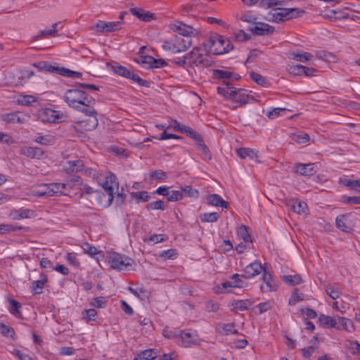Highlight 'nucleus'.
<instances>
[{"mask_svg":"<svg viewBox=\"0 0 360 360\" xmlns=\"http://www.w3.org/2000/svg\"><path fill=\"white\" fill-rule=\"evenodd\" d=\"M63 98L70 108L81 111L89 117L86 129L91 130L96 127L98 120L96 112L91 107L93 99L87 93L80 89H71L66 91Z\"/></svg>","mask_w":360,"mask_h":360,"instance_id":"f257e3e1","label":"nucleus"},{"mask_svg":"<svg viewBox=\"0 0 360 360\" xmlns=\"http://www.w3.org/2000/svg\"><path fill=\"white\" fill-rule=\"evenodd\" d=\"M205 48L210 53L220 55L228 53L233 49V46L229 39L214 34L209 37L208 41L205 43Z\"/></svg>","mask_w":360,"mask_h":360,"instance_id":"f03ea898","label":"nucleus"},{"mask_svg":"<svg viewBox=\"0 0 360 360\" xmlns=\"http://www.w3.org/2000/svg\"><path fill=\"white\" fill-rule=\"evenodd\" d=\"M192 45L190 37L174 36L162 42L163 50L172 53H179L186 51Z\"/></svg>","mask_w":360,"mask_h":360,"instance_id":"7ed1b4c3","label":"nucleus"},{"mask_svg":"<svg viewBox=\"0 0 360 360\" xmlns=\"http://www.w3.org/2000/svg\"><path fill=\"white\" fill-rule=\"evenodd\" d=\"M107 259L112 268L120 271L128 269L134 263L130 257L117 252H109Z\"/></svg>","mask_w":360,"mask_h":360,"instance_id":"20e7f679","label":"nucleus"},{"mask_svg":"<svg viewBox=\"0 0 360 360\" xmlns=\"http://www.w3.org/2000/svg\"><path fill=\"white\" fill-rule=\"evenodd\" d=\"M34 66L41 70L56 73L58 75L71 78H79L82 77V73L79 72L73 71L63 67L54 66L44 61L39 62L37 64H35Z\"/></svg>","mask_w":360,"mask_h":360,"instance_id":"39448f33","label":"nucleus"},{"mask_svg":"<svg viewBox=\"0 0 360 360\" xmlns=\"http://www.w3.org/2000/svg\"><path fill=\"white\" fill-rule=\"evenodd\" d=\"M37 117L44 123H58L64 118V114L51 108H41L37 112Z\"/></svg>","mask_w":360,"mask_h":360,"instance_id":"423d86ee","label":"nucleus"},{"mask_svg":"<svg viewBox=\"0 0 360 360\" xmlns=\"http://www.w3.org/2000/svg\"><path fill=\"white\" fill-rule=\"evenodd\" d=\"M198 333L193 330L182 331L178 334L177 343L184 347H191L200 344Z\"/></svg>","mask_w":360,"mask_h":360,"instance_id":"0eeeda50","label":"nucleus"},{"mask_svg":"<svg viewBox=\"0 0 360 360\" xmlns=\"http://www.w3.org/2000/svg\"><path fill=\"white\" fill-rule=\"evenodd\" d=\"M108 69L114 72L115 74H117L118 75L129 78L138 83H141L142 82V79L140 78L139 76H138L136 74H135L133 71H130L127 68H126L124 66H122L117 63H107Z\"/></svg>","mask_w":360,"mask_h":360,"instance_id":"6e6552de","label":"nucleus"},{"mask_svg":"<svg viewBox=\"0 0 360 360\" xmlns=\"http://www.w3.org/2000/svg\"><path fill=\"white\" fill-rule=\"evenodd\" d=\"M1 119L6 123L24 124L28 120L29 116L23 112L16 111L1 115Z\"/></svg>","mask_w":360,"mask_h":360,"instance_id":"1a4fd4ad","label":"nucleus"},{"mask_svg":"<svg viewBox=\"0 0 360 360\" xmlns=\"http://www.w3.org/2000/svg\"><path fill=\"white\" fill-rule=\"evenodd\" d=\"M229 99L243 105L249 103L252 99V96L248 90L233 88L229 93Z\"/></svg>","mask_w":360,"mask_h":360,"instance_id":"9d476101","label":"nucleus"},{"mask_svg":"<svg viewBox=\"0 0 360 360\" xmlns=\"http://www.w3.org/2000/svg\"><path fill=\"white\" fill-rule=\"evenodd\" d=\"M20 154L27 158L41 160L45 156V151L39 147L24 146L20 148Z\"/></svg>","mask_w":360,"mask_h":360,"instance_id":"9b49d317","label":"nucleus"},{"mask_svg":"<svg viewBox=\"0 0 360 360\" xmlns=\"http://www.w3.org/2000/svg\"><path fill=\"white\" fill-rule=\"evenodd\" d=\"M36 216L34 210L23 207L12 209L9 211L8 217L11 220H21L30 219Z\"/></svg>","mask_w":360,"mask_h":360,"instance_id":"f8f14e48","label":"nucleus"},{"mask_svg":"<svg viewBox=\"0 0 360 360\" xmlns=\"http://www.w3.org/2000/svg\"><path fill=\"white\" fill-rule=\"evenodd\" d=\"M120 27L121 24L118 21L105 22L100 20L92 27V30L96 32H108L117 30Z\"/></svg>","mask_w":360,"mask_h":360,"instance_id":"ddd939ff","label":"nucleus"},{"mask_svg":"<svg viewBox=\"0 0 360 360\" xmlns=\"http://www.w3.org/2000/svg\"><path fill=\"white\" fill-rule=\"evenodd\" d=\"M207 52L205 45L204 47H196L188 53L185 58L193 63L200 64L205 60Z\"/></svg>","mask_w":360,"mask_h":360,"instance_id":"4468645a","label":"nucleus"},{"mask_svg":"<svg viewBox=\"0 0 360 360\" xmlns=\"http://www.w3.org/2000/svg\"><path fill=\"white\" fill-rule=\"evenodd\" d=\"M100 185L104 191L113 193L118 189L119 186L115 176L111 173L106 174L104 179L100 180Z\"/></svg>","mask_w":360,"mask_h":360,"instance_id":"2eb2a0df","label":"nucleus"},{"mask_svg":"<svg viewBox=\"0 0 360 360\" xmlns=\"http://www.w3.org/2000/svg\"><path fill=\"white\" fill-rule=\"evenodd\" d=\"M278 282L273 278L271 274L264 271L262 276V283L260 289L264 292H272L277 289Z\"/></svg>","mask_w":360,"mask_h":360,"instance_id":"dca6fc26","label":"nucleus"},{"mask_svg":"<svg viewBox=\"0 0 360 360\" xmlns=\"http://www.w3.org/2000/svg\"><path fill=\"white\" fill-rule=\"evenodd\" d=\"M169 29L177 33L176 36L190 37L193 34V29L181 22H174L169 25Z\"/></svg>","mask_w":360,"mask_h":360,"instance_id":"f3484780","label":"nucleus"},{"mask_svg":"<svg viewBox=\"0 0 360 360\" xmlns=\"http://www.w3.org/2000/svg\"><path fill=\"white\" fill-rule=\"evenodd\" d=\"M213 75L214 78L223 79L224 82L238 81L240 78L238 74L229 69L215 70Z\"/></svg>","mask_w":360,"mask_h":360,"instance_id":"a211bd4d","label":"nucleus"},{"mask_svg":"<svg viewBox=\"0 0 360 360\" xmlns=\"http://www.w3.org/2000/svg\"><path fill=\"white\" fill-rule=\"evenodd\" d=\"M50 196L68 195L71 190V186L68 184L53 183L49 184Z\"/></svg>","mask_w":360,"mask_h":360,"instance_id":"6ab92c4d","label":"nucleus"},{"mask_svg":"<svg viewBox=\"0 0 360 360\" xmlns=\"http://www.w3.org/2000/svg\"><path fill=\"white\" fill-rule=\"evenodd\" d=\"M172 128L175 130L180 131L181 133L185 134L193 139H198L199 134H198L192 128L188 126L182 124L176 120H172L168 128Z\"/></svg>","mask_w":360,"mask_h":360,"instance_id":"aec40b11","label":"nucleus"},{"mask_svg":"<svg viewBox=\"0 0 360 360\" xmlns=\"http://www.w3.org/2000/svg\"><path fill=\"white\" fill-rule=\"evenodd\" d=\"M282 21L301 17L304 11L299 8H280Z\"/></svg>","mask_w":360,"mask_h":360,"instance_id":"412c9836","label":"nucleus"},{"mask_svg":"<svg viewBox=\"0 0 360 360\" xmlns=\"http://www.w3.org/2000/svg\"><path fill=\"white\" fill-rule=\"evenodd\" d=\"M282 21L301 17L304 11L299 8H280Z\"/></svg>","mask_w":360,"mask_h":360,"instance_id":"4be33fe9","label":"nucleus"},{"mask_svg":"<svg viewBox=\"0 0 360 360\" xmlns=\"http://www.w3.org/2000/svg\"><path fill=\"white\" fill-rule=\"evenodd\" d=\"M335 222L337 227L344 232H349L354 226V223L350 219L349 214H342L338 216Z\"/></svg>","mask_w":360,"mask_h":360,"instance_id":"5701e85b","label":"nucleus"},{"mask_svg":"<svg viewBox=\"0 0 360 360\" xmlns=\"http://www.w3.org/2000/svg\"><path fill=\"white\" fill-rule=\"evenodd\" d=\"M338 317L339 316H330L323 314H320L318 316V323L321 327L325 328H336Z\"/></svg>","mask_w":360,"mask_h":360,"instance_id":"b1692460","label":"nucleus"},{"mask_svg":"<svg viewBox=\"0 0 360 360\" xmlns=\"http://www.w3.org/2000/svg\"><path fill=\"white\" fill-rule=\"evenodd\" d=\"M114 193L113 192L104 191V190L98 192L96 200L98 205L103 208L109 207L113 200Z\"/></svg>","mask_w":360,"mask_h":360,"instance_id":"393cba45","label":"nucleus"},{"mask_svg":"<svg viewBox=\"0 0 360 360\" xmlns=\"http://www.w3.org/2000/svg\"><path fill=\"white\" fill-rule=\"evenodd\" d=\"M252 302L250 300H233L228 304V307L232 311L247 310Z\"/></svg>","mask_w":360,"mask_h":360,"instance_id":"a878e982","label":"nucleus"},{"mask_svg":"<svg viewBox=\"0 0 360 360\" xmlns=\"http://www.w3.org/2000/svg\"><path fill=\"white\" fill-rule=\"evenodd\" d=\"M264 269L259 262H252L248 264L244 269L245 278H252L259 275L263 271Z\"/></svg>","mask_w":360,"mask_h":360,"instance_id":"bb28decb","label":"nucleus"},{"mask_svg":"<svg viewBox=\"0 0 360 360\" xmlns=\"http://www.w3.org/2000/svg\"><path fill=\"white\" fill-rule=\"evenodd\" d=\"M205 203L210 206L227 209L228 202L218 194H210L205 198Z\"/></svg>","mask_w":360,"mask_h":360,"instance_id":"cd10ccee","label":"nucleus"},{"mask_svg":"<svg viewBox=\"0 0 360 360\" xmlns=\"http://www.w3.org/2000/svg\"><path fill=\"white\" fill-rule=\"evenodd\" d=\"M63 167L68 173L77 172L84 168V163L81 160H66Z\"/></svg>","mask_w":360,"mask_h":360,"instance_id":"c85d7f7f","label":"nucleus"},{"mask_svg":"<svg viewBox=\"0 0 360 360\" xmlns=\"http://www.w3.org/2000/svg\"><path fill=\"white\" fill-rule=\"evenodd\" d=\"M39 98L34 95L18 94L15 96V101L18 104L25 106H30L37 103Z\"/></svg>","mask_w":360,"mask_h":360,"instance_id":"c756f323","label":"nucleus"},{"mask_svg":"<svg viewBox=\"0 0 360 360\" xmlns=\"http://www.w3.org/2000/svg\"><path fill=\"white\" fill-rule=\"evenodd\" d=\"M130 12L131 14L136 16L139 19L146 22H148L155 19L154 13L140 8H132L130 9Z\"/></svg>","mask_w":360,"mask_h":360,"instance_id":"7c9ffc66","label":"nucleus"},{"mask_svg":"<svg viewBox=\"0 0 360 360\" xmlns=\"http://www.w3.org/2000/svg\"><path fill=\"white\" fill-rule=\"evenodd\" d=\"M34 141L40 145L49 146L56 143V138L53 135L50 134H37L35 136Z\"/></svg>","mask_w":360,"mask_h":360,"instance_id":"2f4dec72","label":"nucleus"},{"mask_svg":"<svg viewBox=\"0 0 360 360\" xmlns=\"http://www.w3.org/2000/svg\"><path fill=\"white\" fill-rule=\"evenodd\" d=\"M339 182L348 188L354 190L360 193V179H355L347 176H342L339 179Z\"/></svg>","mask_w":360,"mask_h":360,"instance_id":"473e14b6","label":"nucleus"},{"mask_svg":"<svg viewBox=\"0 0 360 360\" xmlns=\"http://www.w3.org/2000/svg\"><path fill=\"white\" fill-rule=\"evenodd\" d=\"M336 328L338 330H346L348 333H353L354 331V326L352 321L342 316L338 317Z\"/></svg>","mask_w":360,"mask_h":360,"instance_id":"72a5a7b5","label":"nucleus"},{"mask_svg":"<svg viewBox=\"0 0 360 360\" xmlns=\"http://www.w3.org/2000/svg\"><path fill=\"white\" fill-rule=\"evenodd\" d=\"M287 205L297 214H305L307 212V204L304 202L291 199L288 202Z\"/></svg>","mask_w":360,"mask_h":360,"instance_id":"f704fd0d","label":"nucleus"},{"mask_svg":"<svg viewBox=\"0 0 360 360\" xmlns=\"http://www.w3.org/2000/svg\"><path fill=\"white\" fill-rule=\"evenodd\" d=\"M295 171L302 175L309 176L313 174L315 171L314 165L299 163L295 166Z\"/></svg>","mask_w":360,"mask_h":360,"instance_id":"c9c22d12","label":"nucleus"},{"mask_svg":"<svg viewBox=\"0 0 360 360\" xmlns=\"http://www.w3.org/2000/svg\"><path fill=\"white\" fill-rule=\"evenodd\" d=\"M236 153L242 159L249 158L251 160H255L258 157L257 151L248 148H238L236 150Z\"/></svg>","mask_w":360,"mask_h":360,"instance_id":"e433bc0d","label":"nucleus"},{"mask_svg":"<svg viewBox=\"0 0 360 360\" xmlns=\"http://www.w3.org/2000/svg\"><path fill=\"white\" fill-rule=\"evenodd\" d=\"M250 30L256 34H264L271 31V27L266 23L257 22L252 25Z\"/></svg>","mask_w":360,"mask_h":360,"instance_id":"4c0bfd02","label":"nucleus"},{"mask_svg":"<svg viewBox=\"0 0 360 360\" xmlns=\"http://www.w3.org/2000/svg\"><path fill=\"white\" fill-rule=\"evenodd\" d=\"M158 355V352L152 349H146L137 354L134 360H153Z\"/></svg>","mask_w":360,"mask_h":360,"instance_id":"58836bf2","label":"nucleus"},{"mask_svg":"<svg viewBox=\"0 0 360 360\" xmlns=\"http://www.w3.org/2000/svg\"><path fill=\"white\" fill-rule=\"evenodd\" d=\"M83 252L88 255L91 257L96 258L98 255H101L102 252L98 250L95 246L91 245L89 243H83L81 245Z\"/></svg>","mask_w":360,"mask_h":360,"instance_id":"ea45409f","label":"nucleus"},{"mask_svg":"<svg viewBox=\"0 0 360 360\" xmlns=\"http://www.w3.org/2000/svg\"><path fill=\"white\" fill-rule=\"evenodd\" d=\"M233 285L234 283H233V280L226 281L220 285H217L214 288V291L217 294L227 293L231 291V288H236V286Z\"/></svg>","mask_w":360,"mask_h":360,"instance_id":"a19ab883","label":"nucleus"},{"mask_svg":"<svg viewBox=\"0 0 360 360\" xmlns=\"http://www.w3.org/2000/svg\"><path fill=\"white\" fill-rule=\"evenodd\" d=\"M345 347L352 354L360 356V344L358 342L347 340Z\"/></svg>","mask_w":360,"mask_h":360,"instance_id":"79ce46f5","label":"nucleus"},{"mask_svg":"<svg viewBox=\"0 0 360 360\" xmlns=\"http://www.w3.org/2000/svg\"><path fill=\"white\" fill-rule=\"evenodd\" d=\"M47 282V278L45 275L41 276V278L39 281H35L32 283V290L34 294H40L45 283Z\"/></svg>","mask_w":360,"mask_h":360,"instance_id":"37998d69","label":"nucleus"},{"mask_svg":"<svg viewBox=\"0 0 360 360\" xmlns=\"http://www.w3.org/2000/svg\"><path fill=\"white\" fill-rule=\"evenodd\" d=\"M32 195L37 197L50 196L49 184H41L34 188L32 191Z\"/></svg>","mask_w":360,"mask_h":360,"instance_id":"c03bdc74","label":"nucleus"},{"mask_svg":"<svg viewBox=\"0 0 360 360\" xmlns=\"http://www.w3.org/2000/svg\"><path fill=\"white\" fill-rule=\"evenodd\" d=\"M0 333L6 338H9L12 340L16 339V334L14 329L4 323H0Z\"/></svg>","mask_w":360,"mask_h":360,"instance_id":"a18cd8bd","label":"nucleus"},{"mask_svg":"<svg viewBox=\"0 0 360 360\" xmlns=\"http://www.w3.org/2000/svg\"><path fill=\"white\" fill-rule=\"evenodd\" d=\"M291 58L302 63H307L313 58V56L308 52H293L291 53Z\"/></svg>","mask_w":360,"mask_h":360,"instance_id":"49530a36","label":"nucleus"},{"mask_svg":"<svg viewBox=\"0 0 360 360\" xmlns=\"http://www.w3.org/2000/svg\"><path fill=\"white\" fill-rule=\"evenodd\" d=\"M136 61L146 68H151L153 67V57L139 54L136 57Z\"/></svg>","mask_w":360,"mask_h":360,"instance_id":"de8ad7c7","label":"nucleus"},{"mask_svg":"<svg viewBox=\"0 0 360 360\" xmlns=\"http://www.w3.org/2000/svg\"><path fill=\"white\" fill-rule=\"evenodd\" d=\"M22 229V226H15L11 224H1L0 234L6 235L12 232Z\"/></svg>","mask_w":360,"mask_h":360,"instance_id":"09e8293b","label":"nucleus"},{"mask_svg":"<svg viewBox=\"0 0 360 360\" xmlns=\"http://www.w3.org/2000/svg\"><path fill=\"white\" fill-rule=\"evenodd\" d=\"M274 307V302L269 300L266 302H261L256 305L254 307V310L255 312H258L259 314H263L270 309H271Z\"/></svg>","mask_w":360,"mask_h":360,"instance_id":"8fccbe9b","label":"nucleus"},{"mask_svg":"<svg viewBox=\"0 0 360 360\" xmlns=\"http://www.w3.org/2000/svg\"><path fill=\"white\" fill-rule=\"evenodd\" d=\"M89 304L93 307L103 309L107 307L108 300L104 297H96L91 300Z\"/></svg>","mask_w":360,"mask_h":360,"instance_id":"3c124183","label":"nucleus"},{"mask_svg":"<svg viewBox=\"0 0 360 360\" xmlns=\"http://www.w3.org/2000/svg\"><path fill=\"white\" fill-rule=\"evenodd\" d=\"M266 19L269 21L279 22L282 21L280 8L271 9L266 15Z\"/></svg>","mask_w":360,"mask_h":360,"instance_id":"603ef678","label":"nucleus"},{"mask_svg":"<svg viewBox=\"0 0 360 360\" xmlns=\"http://www.w3.org/2000/svg\"><path fill=\"white\" fill-rule=\"evenodd\" d=\"M60 25V22H56L52 25V27L51 29L41 31L39 35L43 37H55L58 34V28Z\"/></svg>","mask_w":360,"mask_h":360,"instance_id":"864d4df0","label":"nucleus"},{"mask_svg":"<svg viewBox=\"0 0 360 360\" xmlns=\"http://www.w3.org/2000/svg\"><path fill=\"white\" fill-rule=\"evenodd\" d=\"M287 111H288V110L286 108H275L267 110L266 111V115L271 119H274L279 116L283 115Z\"/></svg>","mask_w":360,"mask_h":360,"instance_id":"5fc2aeb1","label":"nucleus"},{"mask_svg":"<svg viewBox=\"0 0 360 360\" xmlns=\"http://www.w3.org/2000/svg\"><path fill=\"white\" fill-rule=\"evenodd\" d=\"M131 196L137 203L147 202L150 198V195L146 191L133 192L131 193Z\"/></svg>","mask_w":360,"mask_h":360,"instance_id":"6e6d98bb","label":"nucleus"},{"mask_svg":"<svg viewBox=\"0 0 360 360\" xmlns=\"http://www.w3.org/2000/svg\"><path fill=\"white\" fill-rule=\"evenodd\" d=\"M181 191L183 192L184 197L188 196L194 199H197L199 197V191L190 186H182Z\"/></svg>","mask_w":360,"mask_h":360,"instance_id":"4d7b16f0","label":"nucleus"},{"mask_svg":"<svg viewBox=\"0 0 360 360\" xmlns=\"http://www.w3.org/2000/svg\"><path fill=\"white\" fill-rule=\"evenodd\" d=\"M283 281L287 284L295 285L302 283V278L300 275H284L282 276Z\"/></svg>","mask_w":360,"mask_h":360,"instance_id":"13d9d810","label":"nucleus"},{"mask_svg":"<svg viewBox=\"0 0 360 360\" xmlns=\"http://www.w3.org/2000/svg\"><path fill=\"white\" fill-rule=\"evenodd\" d=\"M218 330L222 335H229L236 333V329L233 323H225L219 326Z\"/></svg>","mask_w":360,"mask_h":360,"instance_id":"bf43d9fd","label":"nucleus"},{"mask_svg":"<svg viewBox=\"0 0 360 360\" xmlns=\"http://www.w3.org/2000/svg\"><path fill=\"white\" fill-rule=\"evenodd\" d=\"M148 176L150 179L160 181H165L167 177L166 172L161 169L152 171L148 173Z\"/></svg>","mask_w":360,"mask_h":360,"instance_id":"052dcab7","label":"nucleus"},{"mask_svg":"<svg viewBox=\"0 0 360 360\" xmlns=\"http://www.w3.org/2000/svg\"><path fill=\"white\" fill-rule=\"evenodd\" d=\"M184 198V193L181 191H169L167 192V199L169 202H176Z\"/></svg>","mask_w":360,"mask_h":360,"instance_id":"680f3d73","label":"nucleus"},{"mask_svg":"<svg viewBox=\"0 0 360 360\" xmlns=\"http://www.w3.org/2000/svg\"><path fill=\"white\" fill-rule=\"evenodd\" d=\"M9 303H10V307H9V311L11 314H12L13 315L17 316V317H19L20 316V308L21 307L20 304L14 300H9Z\"/></svg>","mask_w":360,"mask_h":360,"instance_id":"e2e57ef3","label":"nucleus"},{"mask_svg":"<svg viewBox=\"0 0 360 360\" xmlns=\"http://www.w3.org/2000/svg\"><path fill=\"white\" fill-rule=\"evenodd\" d=\"M288 72L294 75L303 76L304 66L302 65L292 64L288 66Z\"/></svg>","mask_w":360,"mask_h":360,"instance_id":"0e129e2a","label":"nucleus"},{"mask_svg":"<svg viewBox=\"0 0 360 360\" xmlns=\"http://www.w3.org/2000/svg\"><path fill=\"white\" fill-rule=\"evenodd\" d=\"M250 75L251 79L257 84L263 86H267L269 85V82L261 75L256 72H251Z\"/></svg>","mask_w":360,"mask_h":360,"instance_id":"69168bd1","label":"nucleus"},{"mask_svg":"<svg viewBox=\"0 0 360 360\" xmlns=\"http://www.w3.org/2000/svg\"><path fill=\"white\" fill-rule=\"evenodd\" d=\"M66 261L72 266L78 267L80 265L79 259L75 252H68L65 255Z\"/></svg>","mask_w":360,"mask_h":360,"instance_id":"338daca9","label":"nucleus"},{"mask_svg":"<svg viewBox=\"0 0 360 360\" xmlns=\"http://www.w3.org/2000/svg\"><path fill=\"white\" fill-rule=\"evenodd\" d=\"M82 315L87 322L94 321L97 316V311L94 309H85L82 312Z\"/></svg>","mask_w":360,"mask_h":360,"instance_id":"774afa93","label":"nucleus"}]
</instances>
